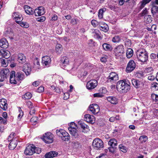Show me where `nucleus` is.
I'll return each mask as SVG.
<instances>
[{"label": "nucleus", "mask_w": 158, "mask_h": 158, "mask_svg": "<svg viewBox=\"0 0 158 158\" xmlns=\"http://www.w3.org/2000/svg\"><path fill=\"white\" fill-rule=\"evenodd\" d=\"M130 88V83L127 79H124L118 82L116 88L118 91L122 93L127 92Z\"/></svg>", "instance_id": "nucleus-1"}, {"label": "nucleus", "mask_w": 158, "mask_h": 158, "mask_svg": "<svg viewBox=\"0 0 158 158\" xmlns=\"http://www.w3.org/2000/svg\"><path fill=\"white\" fill-rule=\"evenodd\" d=\"M136 56L139 60L142 62H145L148 60V53L144 50L138 51L136 52Z\"/></svg>", "instance_id": "nucleus-2"}, {"label": "nucleus", "mask_w": 158, "mask_h": 158, "mask_svg": "<svg viewBox=\"0 0 158 158\" xmlns=\"http://www.w3.org/2000/svg\"><path fill=\"white\" fill-rule=\"evenodd\" d=\"M56 133L64 141H67L70 139V136L68 133L63 129L56 130Z\"/></svg>", "instance_id": "nucleus-3"}, {"label": "nucleus", "mask_w": 158, "mask_h": 158, "mask_svg": "<svg viewBox=\"0 0 158 158\" xmlns=\"http://www.w3.org/2000/svg\"><path fill=\"white\" fill-rule=\"evenodd\" d=\"M92 145L95 149L101 150L103 147V143L101 139L97 138L93 140Z\"/></svg>", "instance_id": "nucleus-4"}, {"label": "nucleus", "mask_w": 158, "mask_h": 158, "mask_svg": "<svg viewBox=\"0 0 158 158\" xmlns=\"http://www.w3.org/2000/svg\"><path fill=\"white\" fill-rule=\"evenodd\" d=\"M113 52L115 56H122L124 53V46L123 45H120L116 46L114 48Z\"/></svg>", "instance_id": "nucleus-5"}, {"label": "nucleus", "mask_w": 158, "mask_h": 158, "mask_svg": "<svg viewBox=\"0 0 158 158\" xmlns=\"http://www.w3.org/2000/svg\"><path fill=\"white\" fill-rule=\"evenodd\" d=\"M53 135L50 132H47L43 135L42 139L46 143H52L53 142Z\"/></svg>", "instance_id": "nucleus-6"}, {"label": "nucleus", "mask_w": 158, "mask_h": 158, "mask_svg": "<svg viewBox=\"0 0 158 158\" xmlns=\"http://www.w3.org/2000/svg\"><path fill=\"white\" fill-rule=\"evenodd\" d=\"M35 153V146L33 144L28 145L25 149L24 153L26 155H32Z\"/></svg>", "instance_id": "nucleus-7"}, {"label": "nucleus", "mask_w": 158, "mask_h": 158, "mask_svg": "<svg viewBox=\"0 0 158 158\" xmlns=\"http://www.w3.org/2000/svg\"><path fill=\"white\" fill-rule=\"evenodd\" d=\"M108 81L111 83H113L118 80V74L115 72L110 73L107 77Z\"/></svg>", "instance_id": "nucleus-8"}, {"label": "nucleus", "mask_w": 158, "mask_h": 158, "mask_svg": "<svg viewBox=\"0 0 158 158\" xmlns=\"http://www.w3.org/2000/svg\"><path fill=\"white\" fill-rule=\"evenodd\" d=\"M136 66L135 63L133 60H131L128 63L126 69V71L129 73L135 69Z\"/></svg>", "instance_id": "nucleus-9"}, {"label": "nucleus", "mask_w": 158, "mask_h": 158, "mask_svg": "<svg viewBox=\"0 0 158 158\" xmlns=\"http://www.w3.org/2000/svg\"><path fill=\"white\" fill-rule=\"evenodd\" d=\"M51 60L49 56H46L42 57V63L44 66L48 67L50 66Z\"/></svg>", "instance_id": "nucleus-10"}, {"label": "nucleus", "mask_w": 158, "mask_h": 158, "mask_svg": "<svg viewBox=\"0 0 158 158\" xmlns=\"http://www.w3.org/2000/svg\"><path fill=\"white\" fill-rule=\"evenodd\" d=\"M26 60V57L23 54L19 53L18 55L17 61L20 65L22 66L27 63Z\"/></svg>", "instance_id": "nucleus-11"}, {"label": "nucleus", "mask_w": 158, "mask_h": 158, "mask_svg": "<svg viewBox=\"0 0 158 158\" xmlns=\"http://www.w3.org/2000/svg\"><path fill=\"white\" fill-rule=\"evenodd\" d=\"M97 83L96 80H91L87 82L86 85L87 88L89 90H92L97 85Z\"/></svg>", "instance_id": "nucleus-12"}, {"label": "nucleus", "mask_w": 158, "mask_h": 158, "mask_svg": "<svg viewBox=\"0 0 158 158\" xmlns=\"http://www.w3.org/2000/svg\"><path fill=\"white\" fill-rule=\"evenodd\" d=\"M23 71L24 72L26 76L30 75L31 73V68L30 64L27 63L23 65Z\"/></svg>", "instance_id": "nucleus-13"}, {"label": "nucleus", "mask_w": 158, "mask_h": 158, "mask_svg": "<svg viewBox=\"0 0 158 158\" xmlns=\"http://www.w3.org/2000/svg\"><path fill=\"white\" fill-rule=\"evenodd\" d=\"M89 110L92 113L95 114H98L100 111L99 106L96 104H93L90 106Z\"/></svg>", "instance_id": "nucleus-14"}, {"label": "nucleus", "mask_w": 158, "mask_h": 158, "mask_svg": "<svg viewBox=\"0 0 158 158\" xmlns=\"http://www.w3.org/2000/svg\"><path fill=\"white\" fill-rule=\"evenodd\" d=\"M17 79L15 72L13 71H11L10 74V82L11 84H17L18 81Z\"/></svg>", "instance_id": "nucleus-15"}, {"label": "nucleus", "mask_w": 158, "mask_h": 158, "mask_svg": "<svg viewBox=\"0 0 158 158\" xmlns=\"http://www.w3.org/2000/svg\"><path fill=\"white\" fill-rule=\"evenodd\" d=\"M34 13L36 16H40L45 13L44 8L43 6L39 7L37 9H35L34 11Z\"/></svg>", "instance_id": "nucleus-16"}, {"label": "nucleus", "mask_w": 158, "mask_h": 158, "mask_svg": "<svg viewBox=\"0 0 158 158\" xmlns=\"http://www.w3.org/2000/svg\"><path fill=\"white\" fill-rule=\"evenodd\" d=\"M12 16L15 19L17 23H19V21H22L23 19L22 15L18 12L13 13Z\"/></svg>", "instance_id": "nucleus-17"}, {"label": "nucleus", "mask_w": 158, "mask_h": 158, "mask_svg": "<svg viewBox=\"0 0 158 158\" xmlns=\"http://www.w3.org/2000/svg\"><path fill=\"white\" fill-rule=\"evenodd\" d=\"M131 81L133 85L136 88L142 87L143 86L144 84L142 81L135 79H132Z\"/></svg>", "instance_id": "nucleus-18"}, {"label": "nucleus", "mask_w": 158, "mask_h": 158, "mask_svg": "<svg viewBox=\"0 0 158 158\" xmlns=\"http://www.w3.org/2000/svg\"><path fill=\"white\" fill-rule=\"evenodd\" d=\"M84 120L87 122L92 123H94L95 118L93 116L87 114L85 115Z\"/></svg>", "instance_id": "nucleus-19"}, {"label": "nucleus", "mask_w": 158, "mask_h": 158, "mask_svg": "<svg viewBox=\"0 0 158 158\" xmlns=\"http://www.w3.org/2000/svg\"><path fill=\"white\" fill-rule=\"evenodd\" d=\"M8 147L10 149L12 150L14 149L17 144V139L16 138L11 139Z\"/></svg>", "instance_id": "nucleus-20"}, {"label": "nucleus", "mask_w": 158, "mask_h": 158, "mask_svg": "<svg viewBox=\"0 0 158 158\" xmlns=\"http://www.w3.org/2000/svg\"><path fill=\"white\" fill-rule=\"evenodd\" d=\"M6 99L2 98L0 100V107L4 110H6L7 108L8 104Z\"/></svg>", "instance_id": "nucleus-21"}, {"label": "nucleus", "mask_w": 158, "mask_h": 158, "mask_svg": "<svg viewBox=\"0 0 158 158\" xmlns=\"http://www.w3.org/2000/svg\"><path fill=\"white\" fill-rule=\"evenodd\" d=\"M82 129L83 131L86 133L89 131V127L84 123L79 121L78 123Z\"/></svg>", "instance_id": "nucleus-22"}, {"label": "nucleus", "mask_w": 158, "mask_h": 158, "mask_svg": "<svg viewBox=\"0 0 158 158\" xmlns=\"http://www.w3.org/2000/svg\"><path fill=\"white\" fill-rule=\"evenodd\" d=\"M68 130L70 134L73 136L76 137L78 135V133L77 132V131L75 127H69Z\"/></svg>", "instance_id": "nucleus-23"}, {"label": "nucleus", "mask_w": 158, "mask_h": 158, "mask_svg": "<svg viewBox=\"0 0 158 158\" xmlns=\"http://www.w3.org/2000/svg\"><path fill=\"white\" fill-rule=\"evenodd\" d=\"M58 153L55 151H52L46 153L45 155V158H51L57 156Z\"/></svg>", "instance_id": "nucleus-24"}, {"label": "nucleus", "mask_w": 158, "mask_h": 158, "mask_svg": "<svg viewBox=\"0 0 158 158\" xmlns=\"http://www.w3.org/2000/svg\"><path fill=\"white\" fill-rule=\"evenodd\" d=\"M8 46V43L6 39L3 38L0 40V47L2 48H6Z\"/></svg>", "instance_id": "nucleus-25"}, {"label": "nucleus", "mask_w": 158, "mask_h": 158, "mask_svg": "<svg viewBox=\"0 0 158 158\" xmlns=\"http://www.w3.org/2000/svg\"><path fill=\"white\" fill-rule=\"evenodd\" d=\"M61 66L63 67L68 65L69 62L68 58L66 56L62 57L61 59Z\"/></svg>", "instance_id": "nucleus-26"}, {"label": "nucleus", "mask_w": 158, "mask_h": 158, "mask_svg": "<svg viewBox=\"0 0 158 158\" xmlns=\"http://www.w3.org/2000/svg\"><path fill=\"white\" fill-rule=\"evenodd\" d=\"M15 75L18 81H22L25 78L24 74L21 71L17 72Z\"/></svg>", "instance_id": "nucleus-27"}, {"label": "nucleus", "mask_w": 158, "mask_h": 158, "mask_svg": "<svg viewBox=\"0 0 158 158\" xmlns=\"http://www.w3.org/2000/svg\"><path fill=\"white\" fill-rule=\"evenodd\" d=\"M1 52L2 58H5L7 59L10 57V52L7 50H1Z\"/></svg>", "instance_id": "nucleus-28"}, {"label": "nucleus", "mask_w": 158, "mask_h": 158, "mask_svg": "<svg viewBox=\"0 0 158 158\" xmlns=\"http://www.w3.org/2000/svg\"><path fill=\"white\" fill-rule=\"evenodd\" d=\"M107 100L111 104H116L118 103V99L115 97L109 96L107 98Z\"/></svg>", "instance_id": "nucleus-29"}, {"label": "nucleus", "mask_w": 158, "mask_h": 158, "mask_svg": "<svg viewBox=\"0 0 158 158\" xmlns=\"http://www.w3.org/2000/svg\"><path fill=\"white\" fill-rule=\"evenodd\" d=\"M24 9L26 13L28 15H32L34 14V9L28 6H25Z\"/></svg>", "instance_id": "nucleus-30"}, {"label": "nucleus", "mask_w": 158, "mask_h": 158, "mask_svg": "<svg viewBox=\"0 0 158 158\" xmlns=\"http://www.w3.org/2000/svg\"><path fill=\"white\" fill-rule=\"evenodd\" d=\"M1 73L6 79L9 77L10 74L9 70L7 68L3 69L0 71Z\"/></svg>", "instance_id": "nucleus-31"}, {"label": "nucleus", "mask_w": 158, "mask_h": 158, "mask_svg": "<svg viewBox=\"0 0 158 158\" xmlns=\"http://www.w3.org/2000/svg\"><path fill=\"white\" fill-rule=\"evenodd\" d=\"M93 33L95 38L98 39H101V37L100 35L101 33L99 30L96 29H94L93 30Z\"/></svg>", "instance_id": "nucleus-32"}, {"label": "nucleus", "mask_w": 158, "mask_h": 158, "mask_svg": "<svg viewBox=\"0 0 158 158\" xmlns=\"http://www.w3.org/2000/svg\"><path fill=\"white\" fill-rule=\"evenodd\" d=\"M102 46L104 49L106 51H111L112 50V46L110 44L107 43L103 44Z\"/></svg>", "instance_id": "nucleus-33"}, {"label": "nucleus", "mask_w": 158, "mask_h": 158, "mask_svg": "<svg viewBox=\"0 0 158 158\" xmlns=\"http://www.w3.org/2000/svg\"><path fill=\"white\" fill-rule=\"evenodd\" d=\"M108 144L110 146L116 147L117 144V141L115 139H112L109 141Z\"/></svg>", "instance_id": "nucleus-34"}, {"label": "nucleus", "mask_w": 158, "mask_h": 158, "mask_svg": "<svg viewBox=\"0 0 158 158\" xmlns=\"http://www.w3.org/2000/svg\"><path fill=\"white\" fill-rule=\"evenodd\" d=\"M151 0H143L139 3V6L140 10L142 9L145 6V5L148 3Z\"/></svg>", "instance_id": "nucleus-35"}, {"label": "nucleus", "mask_w": 158, "mask_h": 158, "mask_svg": "<svg viewBox=\"0 0 158 158\" xmlns=\"http://www.w3.org/2000/svg\"><path fill=\"white\" fill-rule=\"evenodd\" d=\"M144 20L146 23H150L152 21V18L151 16L149 15H145L144 17Z\"/></svg>", "instance_id": "nucleus-36"}, {"label": "nucleus", "mask_w": 158, "mask_h": 158, "mask_svg": "<svg viewBox=\"0 0 158 158\" xmlns=\"http://www.w3.org/2000/svg\"><path fill=\"white\" fill-rule=\"evenodd\" d=\"M62 50V46L59 44H56V51L58 53H60Z\"/></svg>", "instance_id": "nucleus-37"}, {"label": "nucleus", "mask_w": 158, "mask_h": 158, "mask_svg": "<svg viewBox=\"0 0 158 158\" xmlns=\"http://www.w3.org/2000/svg\"><path fill=\"white\" fill-rule=\"evenodd\" d=\"M71 143L72 146L75 148H78L81 146L80 144L77 141H73Z\"/></svg>", "instance_id": "nucleus-38"}, {"label": "nucleus", "mask_w": 158, "mask_h": 158, "mask_svg": "<svg viewBox=\"0 0 158 158\" xmlns=\"http://www.w3.org/2000/svg\"><path fill=\"white\" fill-rule=\"evenodd\" d=\"M151 11L153 15L158 13V6H157L153 5Z\"/></svg>", "instance_id": "nucleus-39"}, {"label": "nucleus", "mask_w": 158, "mask_h": 158, "mask_svg": "<svg viewBox=\"0 0 158 158\" xmlns=\"http://www.w3.org/2000/svg\"><path fill=\"white\" fill-rule=\"evenodd\" d=\"M34 64L35 66L34 67L37 69L39 68L40 64L39 59L38 58H36L34 59Z\"/></svg>", "instance_id": "nucleus-40"}, {"label": "nucleus", "mask_w": 158, "mask_h": 158, "mask_svg": "<svg viewBox=\"0 0 158 158\" xmlns=\"http://www.w3.org/2000/svg\"><path fill=\"white\" fill-rule=\"evenodd\" d=\"M133 53V50L131 48L128 49L127 51L126 55L127 57L130 58L132 56Z\"/></svg>", "instance_id": "nucleus-41"}, {"label": "nucleus", "mask_w": 158, "mask_h": 158, "mask_svg": "<svg viewBox=\"0 0 158 158\" xmlns=\"http://www.w3.org/2000/svg\"><path fill=\"white\" fill-rule=\"evenodd\" d=\"M119 148L124 153H126L127 150V148L123 144H120L119 145Z\"/></svg>", "instance_id": "nucleus-42"}, {"label": "nucleus", "mask_w": 158, "mask_h": 158, "mask_svg": "<svg viewBox=\"0 0 158 158\" xmlns=\"http://www.w3.org/2000/svg\"><path fill=\"white\" fill-rule=\"evenodd\" d=\"M31 97V94L29 92H27L22 96V98L24 99H30Z\"/></svg>", "instance_id": "nucleus-43"}, {"label": "nucleus", "mask_w": 158, "mask_h": 158, "mask_svg": "<svg viewBox=\"0 0 158 158\" xmlns=\"http://www.w3.org/2000/svg\"><path fill=\"white\" fill-rule=\"evenodd\" d=\"M147 139V137L145 135L140 136L139 139V140L142 143L145 142Z\"/></svg>", "instance_id": "nucleus-44"}, {"label": "nucleus", "mask_w": 158, "mask_h": 158, "mask_svg": "<svg viewBox=\"0 0 158 158\" xmlns=\"http://www.w3.org/2000/svg\"><path fill=\"white\" fill-rule=\"evenodd\" d=\"M21 21H19V23H18L19 24L21 27L25 28H27L29 27V24L27 23Z\"/></svg>", "instance_id": "nucleus-45"}, {"label": "nucleus", "mask_w": 158, "mask_h": 158, "mask_svg": "<svg viewBox=\"0 0 158 158\" xmlns=\"http://www.w3.org/2000/svg\"><path fill=\"white\" fill-rule=\"evenodd\" d=\"M151 98L154 102H158V95L154 94H151Z\"/></svg>", "instance_id": "nucleus-46"}, {"label": "nucleus", "mask_w": 158, "mask_h": 158, "mask_svg": "<svg viewBox=\"0 0 158 158\" xmlns=\"http://www.w3.org/2000/svg\"><path fill=\"white\" fill-rule=\"evenodd\" d=\"M120 40L119 37L117 35L113 37L112 40V41L113 43H118Z\"/></svg>", "instance_id": "nucleus-47"}, {"label": "nucleus", "mask_w": 158, "mask_h": 158, "mask_svg": "<svg viewBox=\"0 0 158 158\" xmlns=\"http://www.w3.org/2000/svg\"><path fill=\"white\" fill-rule=\"evenodd\" d=\"M104 11L103 9H100L98 12V16L99 19H101L103 18V13Z\"/></svg>", "instance_id": "nucleus-48"}, {"label": "nucleus", "mask_w": 158, "mask_h": 158, "mask_svg": "<svg viewBox=\"0 0 158 158\" xmlns=\"http://www.w3.org/2000/svg\"><path fill=\"white\" fill-rule=\"evenodd\" d=\"M100 29L103 31L106 32L108 31V27L106 24H104L103 26L100 27Z\"/></svg>", "instance_id": "nucleus-49"}, {"label": "nucleus", "mask_w": 158, "mask_h": 158, "mask_svg": "<svg viewBox=\"0 0 158 158\" xmlns=\"http://www.w3.org/2000/svg\"><path fill=\"white\" fill-rule=\"evenodd\" d=\"M145 71L146 73L151 74L153 71V69L151 67L147 68L145 69Z\"/></svg>", "instance_id": "nucleus-50"}, {"label": "nucleus", "mask_w": 158, "mask_h": 158, "mask_svg": "<svg viewBox=\"0 0 158 158\" xmlns=\"http://www.w3.org/2000/svg\"><path fill=\"white\" fill-rule=\"evenodd\" d=\"M0 123L6 124L7 123V120L1 117H0Z\"/></svg>", "instance_id": "nucleus-51"}, {"label": "nucleus", "mask_w": 158, "mask_h": 158, "mask_svg": "<svg viewBox=\"0 0 158 158\" xmlns=\"http://www.w3.org/2000/svg\"><path fill=\"white\" fill-rule=\"evenodd\" d=\"M125 44L126 46L129 47L131 44V41L129 39H126L125 40Z\"/></svg>", "instance_id": "nucleus-52"}, {"label": "nucleus", "mask_w": 158, "mask_h": 158, "mask_svg": "<svg viewBox=\"0 0 158 158\" xmlns=\"http://www.w3.org/2000/svg\"><path fill=\"white\" fill-rule=\"evenodd\" d=\"M19 114L18 115V119H20L22 117L23 114V112L21 108L20 107H19Z\"/></svg>", "instance_id": "nucleus-53"}, {"label": "nucleus", "mask_w": 158, "mask_h": 158, "mask_svg": "<svg viewBox=\"0 0 158 158\" xmlns=\"http://www.w3.org/2000/svg\"><path fill=\"white\" fill-rule=\"evenodd\" d=\"M116 148L115 147L110 146L108 148V149L109 152L111 153H114L115 152Z\"/></svg>", "instance_id": "nucleus-54"}, {"label": "nucleus", "mask_w": 158, "mask_h": 158, "mask_svg": "<svg viewBox=\"0 0 158 158\" xmlns=\"http://www.w3.org/2000/svg\"><path fill=\"white\" fill-rule=\"evenodd\" d=\"M5 33L7 35L12 34L13 33L10 27H8L6 30Z\"/></svg>", "instance_id": "nucleus-55"}, {"label": "nucleus", "mask_w": 158, "mask_h": 158, "mask_svg": "<svg viewBox=\"0 0 158 158\" xmlns=\"http://www.w3.org/2000/svg\"><path fill=\"white\" fill-rule=\"evenodd\" d=\"M7 60L3 59L2 60L1 64L4 67H6L8 65L6 62L7 61Z\"/></svg>", "instance_id": "nucleus-56"}, {"label": "nucleus", "mask_w": 158, "mask_h": 158, "mask_svg": "<svg viewBox=\"0 0 158 158\" xmlns=\"http://www.w3.org/2000/svg\"><path fill=\"white\" fill-rule=\"evenodd\" d=\"M107 156L106 153H101L99 156L97 157L96 158H107Z\"/></svg>", "instance_id": "nucleus-57"}, {"label": "nucleus", "mask_w": 158, "mask_h": 158, "mask_svg": "<svg viewBox=\"0 0 158 158\" xmlns=\"http://www.w3.org/2000/svg\"><path fill=\"white\" fill-rule=\"evenodd\" d=\"M37 92L40 93L43 92L44 90V87L43 86H41L38 88L37 89Z\"/></svg>", "instance_id": "nucleus-58"}, {"label": "nucleus", "mask_w": 158, "mask_h": 158, "mask_svg": "<svg viewBox=\"0 0 158 158\" xmlns=\"http://www.w3.org/2000/svg\"><path fill=\"white\" fill-rule=\"evenodd\" d=\"M93 96L94 97H102L103 95L102 94L98 93L94 94Z\"/></svg>", "instance_id": "nucleus-59"}, {"label": "nucleus", "mask_w": 158, "mask_h": 158, "mask_svg": "<svg viewBox=\"0 0 158 158\" xmlns=\"http://www.w3.org/2000/svg\"><path fill=\"white\" fill-rule=\"evenodd\" d=\"M100 90V92H101L102 94H105L107 92V90L106 89L105 87H102Z\"/></svg>", "instance_id": "nucleus-60"}, {"label": "nucleus", "mask_w": 158, "mask_h": 158, "mask_svg": "<svg viewBox=\"0 0 158 158\" xmlns=\"http://www.w3.org/2000/svg\"><path fill=\"white\" fill-rule=\"evenodd\" d=\"M41 150L40 148H36L35 146V153L37 154H39L41 152Z\"/></svg>", "instance_id": "nucleus-61"}, {"label": "nucleus", "mask_w": 158, "mask_h": 158, "mask_svg": "<svg viewBox=\"0 0 158 158\" xmlns=\"http://www.w3.org/2000/svg\"><path fill=\"white\" fill-rule=\"evenodd\" d=\"M45 20V17L44 16H42L40 18H37V21L40 22H42Z\"/></svg>", "instance_id": "nucleus-62"}, {"label": "nucleus", "mask_w": 158, "mask_h": 158, "mask_svg": "<svg viewBox=\"0 0 158 158\" xmlns=\"http://www.w3.org/2000/svg\"><path fill=\"white\" fill-rule=\"evenodd\" d=\"M6 79L0 71V81L2 82Z\"/></svg>", "instance_id": "nucleus-63"}, {"label": "nucleus", "mask_w": 158, "mask_h": 158, "mask_svg": "<svg viewBox=\"0 0 158 158\" xmlns=\"http://www.w3.org/2000/svg\"><path fill=\"white\" fill-rule=\"evenodd\" d=\"M92 25L94 27H96L97 25V22L96 20H93L91 21Z\"/></svg>", "instance_id": "nucleus-64"}]
</instances>
